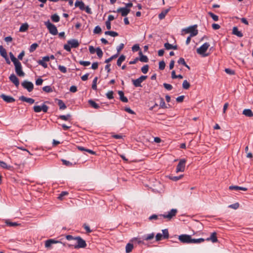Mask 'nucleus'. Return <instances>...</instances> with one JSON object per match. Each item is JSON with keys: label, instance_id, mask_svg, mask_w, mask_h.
<instances>
[{"label": "nucleus", "instance_id": "09e8293b", "mask_svg": "<svg viewBox=\"0 0 253 253\" xmlns=\"http://www.w3.org/2000/svg\"><path fill=\"white\" fill-rule=\"evenodd\" d=\"M148 70H149V66H148V65H145L143 66L141 68V72L143 74H146L148 72Z\"/></svg>", "mask_w": 253, "mask_h": 253}, {"label": "nucleus", "instance_id": "5701e85b", "mask_svg": "<svg viewBox=\"0 0 253 253\" xmlns=\"http://www.w3.org/2000/svg\"><path fill=\"white\" fill-rule=\"evenodd\" d=\"M139 58H138V60H139L140 61L143 62H148L149 60L148 57L146 55H144L142 54V51L140 50L139 52Z\"/></svg>", "mask_w": 253, "mask_h": 253}, {"label": "nucleus", "instance_id": "4c0bfd02", "mask_svg": "<svg viewBox=\"0 0 253 253\" xmlns=\"http://www.w3.org/2000/svg\"><path fill=\"white\" fill-rule=\"evenodd\" d=\"M0 167L3 169H9L11 168V166H8L7 165V164H6V163H5L3 161H0Z\"/></svg>", "mask_w": 253, "mask_h": 253}, {"label": "nucleus", "instance_id": "79ce46f5", "mask_svg": "<svg viewBox=\"0 0 253 253\" xmlns=\"http://www.w3.org/2000/svg\"><path fill=\"white\" fill-rule=\"evenodd\" d=\"M98 78L97 77H95L92 82V88L93 90L97 89V82Z\"/></svg>", "mask_w": 253, "mask_h": 253}, {"label": "nucleus", "instance_id": "72a5a7b5", "mask_svg": "<svg viewBox=\"0 0 253 253\" xmlns=\"http://www.w3.org/2000/svg\"><path fill=\"white\" fill-rule=\"evenodd\" d=\"M105 34L106 35H109L110 36L115 37L118 36V33L116 32L108 31L105 32Z\"/></svg>", "mask_w": 253, "mask_h": 253}, {"label": "nucleus", "instance_id": "7c9ffc66", "mask_svg": "<svg viewBox=\"0 0 253 253\" xmlns=\"http://www.w3.org/2000/svg\"><path fill=\"white\" fill-rule=\"evenodd\" d=\"M0 54L3 58H5L7 56L6 51L2 45H0Z\"/></svg>", "mask_w": 253, "mask_h": 253}, {"label": "nucleus", "instance_id": "4be33fe9", "mask_svg": "<svg viewBox=\"0 0 253 253\" xmlns=\"http://www.w3.org/2000/svg\"><path fill=\"white\" fill-rule=\"evenodd\" d=\"M118 94L120 96V99L123 102L126 103L128 102L127 98L124 96V93L123 91L120 90L118 91Z\"/></svg>", "mask_w": 253, "mask_h": 253}, {"label": "nucleus", "instance_id": "864d4df0", "mask_svg": "<svg viewBox=\"0 0 253 253\" xmlns=\"http://www.w3.org/2000/svg\"><path fill=\"white\" fill-rule=\"evenodd\" d=\"M114 92L113 91H109L106 93V96L109 99H112L114 98L113 96Z\"/></svg>", "mask_w": 253, "mask_h": 253}, {"label": "nucleus", "instance_id": "c03bdc74", "mask_svg": "<svg viewBox=\"0 0 253 253\" xmlns=\"http://www.w3.org/2000/svg\"><path fill=\"white\" fill-rule=\"evenodd\" d=\"M208 14L212 18L214 21H217L218 20V16L215 15L211 12H209Z\"/></svg>", "mask_w": 253, "mask_h": 253}, {"label": "nucleus", "instance_id": "412c9836", "mask_svg": "<svg viewBox=\"0 0 253 253\" xmlns=\"http://www.w3.org/2000/svg\"><path fill=\"white\" fill-rule=\"evenodd\" d=\"M230 190H243L244 191H247L248 189L246 187H241L238 186H230L229 187Z\"/></svg>", "mask_w": 253, "mask_h": 253}, {"label": "nucleus", "instance_id": "9d476101", "mask_svg": "<svg viewBox=\"0 0 253 253\" xmlns=\"http://www.w3.org/2000/svg\"><path fill=\"white\" fill-rule=\"evenodd\" d=\"M186 160L184 159L180 160L176 169V172H183L185 167Z\"/></svg>", "mask_w": 253, "mask_h": 253}, {"label": "nucleus", "instance_id": "cd10ccee", "mask_svg": "<svg viewBox=\"0 0 253 253\" xmlns=\"http://www.w3.org/2000/svg\"><path fill=\"white\" fill-rule=\"evenodd\" d=\"M133 248V244L131 243H128L126 246V253H130Z\"/></svg>", "mask_w": 253, "mask_h": 253}, {"label": "nucleus", "instance_id": "a19ab883", "mask_svg": "<svg viewBox=\"0 0 253 253\" xmlns=\"http://www.w3.org/2000/svg\"><path fill=\"white\" fill-rule=\"evenodd\" d=\"M42 90L45 92L49 93L53 91L52 88L50 86L47 85L42 87Z\"/></svg>", "mask_w": 253, "mask_h": 253}, {"label": "nucleus", "instance_id": "f03ea898", "mask_svg": "<svg viewBox=\"0 0 253 253\" xmlns=\"http://www.w3.org/2000/svg\"><path fill=\"white\" fill-rule=\"evenodd\" d=\"M210 46V44L208 42H205L199 48L197 49V52L201 55L203 57H206L209 55V54H206V52Z\"/></svg>", "mask_w": 253, "mask_h": 253}, {"label": "nucleus", "instance_id": "8fccbe9b", "mask_svg": "<svg viewBox=\"0 0 253 253\" xmlns=\"http://www.w3.org/2000/svg\"><path fill=\"white\" fill-rule=\"evenodd\" d=\"M160 106L162 108H166L167 106H166V104L164 99L162 97H160Z\"/></svg>", "mask_w": 253, "mask_h": 253}, {"label": "nucleus", "instance_id": "c756f323", "mask_svg": "<svg viewBox=\"0 0 253 253\" xmlns=\"http://www.w3.org/2000/svg\"><path fill=\"white\" fill-rule=\"evenodd\" d=\"M154 233H152L148 235H144L143 237V239L146 241H149L153 239L154 237Z\"/></svg>", "mask_w": 253, "mask_h": 253}, {"label": "nucleus", "instance_id": "aec40b11", "mask_svg": "<svg viewBox=\"0 0 253 253\" xmlns=\"http://www.w3.org/2000/svg\"><path fill=\"white\" fill-rule=\"evenodd\" d=\"M75 6L78 7L81 10H84L85 7L84 2L82 1H76L75 3Z\"/></svg>", "mask_w": 253, "mask_h": 253}, {"label": "nucleus", "instance_id": "b1692460", "mask_svg": "<svg viewBox=\"0 0 253 253\" xmlns=\"http://www.w3.org/2000/svg\"><path fill=\"white\" fill-rule=\"evenodd\" d=\"M170 8L166 9L163 10L159 14V18L161 20H162L165 18L167 14L169 11Z\"/></svg>", "mask_w": 253, "mask_h": 253}, {"label": "nucleus", "instance_id": "603ef678", "mask_svg": "<svg viewBox=\"0 0 253 253\" xmlns=\"http://www.w3.org/2000/svg\"><path fill=\"white\" fill-rule=\"evenodd\" d=\"M58 69L61 72L63 73H66L67 72V68L64 66L59 65Z\"/></svg>", "mask_w": 253, "mask_h": 253}, {"label": "nucleus", "instance_id": "774afa93", "mask_svg": "<svg viewBox=\"0 0 253 253\" xmlns=\"http://www.w3.org/2000/svg\"><path fill=\"white\" fill-rule=\"evenodd\" d=\"M239 204L238 203H235L234 204H232V205H230L229 206V208H232V209H237L239 208Z\"/></svg>", "mask_w": 253, "mask_h": 253}, {"label": "nucleus", "instance_id": "3c124183", "mask_svg": "<svg viewBox=\"0 0 253 253\" xmlns=\"http://www.w3.org/2000/svg\"><path fill=\"white\" fill-rule=\"evenodd\" d=\"M166 66L165 62L163 60L159 62V68L161 70H163Z\"/></svg>", "mask_w": 253, "mask_h": 253}, {"label": "nucleus", "instance_id": "a211bd4d", "mask_svg": "<svg viewBox=\"0 0 253 253\" xmlns=\"http://www.w3.org/2000/svg\"><path fill=\"white\" fill-rule=\"evenodd\" d=\"M232 34L239 38L243 37V33L238 30V29L237 27H234L233 28Z\"/></svg>", "mask_w": 253, "mask_h": 253}, {"label": "nucleus", "instance_id": "052dcab7", "mask_svg": "<svg viewBox=\"0 0 253 253\" xmlns=\"http://www.w3.org/2000/svg\"><path fill=\"white\" fill-rule=\"evenodd\" d=\"M140 50V47H139V46L138 44H134L132 47V50L133 51V52H136V51H138Z\"/></svg>", "mask_w": 253, "mask_h": 253}, {"label": "nucleus", "instance_id": "680f3d73", "mask_svg": "<svg viewBox=\"0 0 253 253\" xmlns=\"http://www.w3.org/2000/svg\"><path fill=\"white\" fill-rule=\"evenodd\" d=\"M177 63L179 64H182L183 66H186V63L185 62L184 59L182 57H181L178 59Z\"/></svg>", "mask_w": 253, "mask_h": 253}, {"label": "nucleus", "instance_id": "423d86ee", "mask_svg": "<svg viewBox=\"0 0 253 253\" xmlns=\"http://www.w3.org/2000/svg\"><path fill=\"white\" fill-rule=\"evenodd\" d=\"M147 78V76H141L139 78L132 80V82L133 85L136 87H142L141 83L145 80Z\"/></svg>", "mask_w": 253, "mask_h": 253}, {"label": "nucleus", "instance_id": "0e129e2a", "mask_svg": "<svg viewBox=\"0 0 253 253\" xmlns=\"http://www.w3.org/2000/svg\"><path fill=\"white\" fill-rule=\"evenodd\" d=\"M163 238V236L161 233H158L156 236V240L157 241H161Z\"/></svg>", "mask_w": 253, "mask_h": 253}, {"label": "nucleus", "instance_id": "a18cd8bd", "mask_svg": "<svg viewBox=\"0 0 253 253\" xmlns=\"http://www.w3.org/2000/svg\"><path fill=\"white\" fill-rule=\"evenodd\" d=\"M96 52L99 58H101L102 57L103 53L100 47H97L96 48Z\"/></svg>", "mask_w": 253, "mask_h": 253}, {"label": "nucleus", "instance_id": "393cba45", "mask_svg": "<svg viewBox=\"0 0 253 253\" xmlns=\"http://www.w3.org/2000/svg\"><path fill=\"white\" fill-rule=\"evenodd\" d=\"M243 114H244L245 116L249 117H253V113L251 109H246L244 110L243 112Z\"/></svg>", "mask_w": 253, "mask_h": 253}, {"label": "nucleus", "instance_id": "6e6d98bb", "mask_svg": "<svg viewBox=\"0 0 253 253\" xmlns=\"http://www.w3.org/2000/svg\"><path fill=\"white\" fill-rule=\"evenodd\" d=\"M79 63L80 65L84 66H87L90 64V62L89 61H84L81 60L79 62Z\"/></svg>", "mask_w": 253, "mask_h": 253}, {"label": "nucleus", "instance_id": "f8f14e48", "mask_svg": "<svg viewBox=\"0 0 253 253\" xmlns=\"http://www.w3.org/2000/svg\"><path fill=\"white\" fill-rule=\"evenodd\" d=\"M48 107L45 104L42 106H34L33 107L34 111L36 113H39L42 111L44 113H46L48 111Z\"/></svg>", "mask_w": 253, "mask_h": 253}, {"label": "nucleus", "instance_id": "69168bd1", "mask_svg": "<svg viewBox=\"0 0 253 253\" xmlns=\"http://www.w3.org/2000/svg\"><path fill=\"white\" fill-rule=\"evenodd\" d=\"M83 227L84 229L86 230L87 233H89L92 232V230H90L89 226L86 225V224H84Z\"/></svg>", "mask_w": 253, "mask_h": 253}, {"label": "nucleus", "instance_id": "20e7f679", "mask_svg": "<svg viewBox=\"0 0 253 253\" xmlns=\"http://www.w3.org/2000/svg\"><path fill=\"white\" fill-rule=\"evenodd\" d=\"M75 240H76L77 243V244L74 245L75 249L84 248L86 247L85 241L81 237H75Z\"/></svg>", "mask_w": 253, "mask_h": 253}, {"label": "nucleus", "instance_id": "2eb2a0df", "mask_svg": "<svg viewBox=\"0 0 253 253\" xmlns=\"http://www.w3.org/2000/svg\"><path fill=\"white\" fill-rule=\"evenodd\" d=\"M9 79L10 81L12 83H13L16 87H18L19 86V79L14 74H11L9 76Z\"/></svg>", "mask_w": 253, "mask_h": 253}, {"label": "nucleus", "instance_id": "bf43d9fd", "mask_svg": "<svg viewBox=\"0 0 253 253\" xmlns=\"http://www.w3.org/2000/svg\"><path fill=\"white\" fill-rule=\"evenodd\" d=\"M68 194V193L66 191L62 192L59 195L58 198L60 200H62L63 197L65 196H66Z\"/></svg>", "mask_w": 253, "mask_h": 253}, {"label": "nucleus", "instance_id": "ddd939ff", "mask_svg": "<svg viewBox=\"0 0 253 253\" xmlns=\"http://www.w3.org/2000/svg\"><path fill=\"white\" fill-rule=\"evenodd\" d=\"M130 9L127 8L126 7H120L116 11H114V12L121 13L122 16H126L130 12Z\"/></svg>", "mask_w": 253, "mask_h": 253}, {"label": "nucleus", "instance_id": "9b49d317", "mask_svg": "<svg viewBox=\"0 0 253 253\" xmlns=\"http://www.w3.org/2000/svg\"><path fill=\"white\" fill-rule=\"evenodd\" d=\"M191 236L187 234H182L179 235L178 237V239L179 241L182 243L185 244H190Z\"/></svg>", "mask_w": 253, "mask_h": 253}, {"label": "nucleus", "instance_id": "f704fd0d", "mask_svg": "<svg viewBox=\"0 0 253 253\" xmlns=\"http://www.w3.org/2000/svg\"><path fill=\"white\" fill-rule=\"evenodd\" d=\"M51 19L53 22H58L60 20V17L57 14H54L51 15Z\"/></svg>", "mask_w": 253, "mask_h": 253}, {"label": "nucleus", "instance_id": "f257e3e1", "mask_svg": "<svg viewBox=\"0 0 253 253\" xmlns=\"http://www.w3.org/2000/svg\"><path fill=\"white\" fill-rule=\"evenodd\" d=\"M80 43L76 39H72L67 41V44L64 45V49L68 52L71 51V48H77Z\"/></svg>", "mask_w": 253, "mask_h": 253}, {"label": "nucleus", "instance_id": "e2e57ef3", "mask_svg": "<svg viewBox=\"0 0 253 253\" xmlns=\"http://www.w3.org/2000/svg\"><path fill=\"white\" fill-rule=\"evenodd\" d=\"M61 161L63 163V164L66 166H72V164L71 162H70L69 161H68L64 160V159H62Z\"/></svg>", "mask_w": 253, "mask_h": 253}, {"label": "nucleus", "instance_id": "e433bc0d", "mask_svg": "<svg viewBox=\"0 0 253 253\" xmlns=\"http://www.w3.org/2000/svg\"><path fill=\"white\" fill-rule=\"evenodd\" d=\"M39 45L37 43H33L29 48V51L30 52H34L37 48L38 47Z\"/></svg>", "mask_w": 253, "mask_h": 253}, {"label": "nucleus", "instance_id": "4468645a", "mask_svg": "<svg viewBox=\"0 0 253 253\" xmlns=\"http://www.w3.org/2000/svg\"><path fill=\"white\" fill-rule=\"evenodd\" d=\"M0 97L7 103H12L15 101V99L13 97L4 94H2Z\"/></svg>", "mask_w": 253, "mask_h": 253}, {"label": "nucleus", "instance_id": "6e6552de", "mask_svg": "<svg viewBox=\"0 0 253 253\" xmlns=\"http://www.w3.org/2000/svg\"><path fill=\"white\" fill-rule=\"evenodd\" d=\"M22 86L24 88L26 89L28 92H31L34 89V84H33L28 81H24L21 83Z\"/></svg>", "mask_w": 253, "mask_h": 253}, {"label": "nucleus", "instance_id": "37998d69", "mask_svg": "<svg viewBox=\"0 0 253 253\" xmlns=\"http://www.w3.org/2000/svg\"><path fill=\"white\" fill-rule=\"evenodd\" d=\"M163 236L164 239H168L169 237V233L167 229L162 230Z\"/></svg>", "mask_w": 253, "mask_h": 253}, {"label": "nucleus", "instance_id": "49530a36", "mask_svg": "<svg viewBox=\"0 0 253 253\" xmlns=\"http://www.w3.org/2000/svg\"><path fill=\"white\" fill-rule=\"evenodd\" d=\"M118 53L112 55L110 58L106 59L105 62L106 63H108L109 62H111L113 59L116 58L118 56Z\"/></svg>", "mask_w": 253, "mask_h": 253}, {"label": "nucleus", "instance_id": "4d7b16f0", "mask_svg": "<svg viewBox=\"0 0 253 253\" xmlns=\"http://www.w3.org/2000/svg\"><path fill=\"white\" fill-rule=\"evenodd\" d=\"M101 32V29L99 26H97L95 27L93 33L94 34H99Z\"/></svg>", "mask_w": 253, "mask_h": 253}, {"label": "nucleus", "instance_id": "ea45409f", "mask_svg": "<svg viewBox=\"0 0 253 253\" xmlns=\"http://www.w3.org/2000/svg\"><path fill=\"white\" fill-rule=\"evenodd\" d=\"M190 86L189 83L187 80H184L182 84V87L185 89H188Z\"/></svg>", "mask_w": 253, "mask_h": 253}, {"label": "nucleus", "instance_id": "338daca9", "mask_svg": "<svg viewBox=\"0 0 253 253\" xmlns=\"http://www.w3.org/2000/svg\"><path fill=\"white\" fill-rule=\"evenodd\" d=\"M172 44H170L169 42H167L164 44V46L167 50H169L172 49Z\"/></svg>", "mask_w": 253, "mask_h": 253}, {"label": "nucleus", "instance_id": "f3484780", "mask_svg": "<svg viewBox=\"0 0 253 253\" xmlns=\"http://www.w3.org/2000/svg\"><path fill=\"white\" fill-rule=\"evenodd\" d=\"M60 243L59 241L55 240L54 239H49L45 241V247L46 248H49L50 247L52 244H56Z\"/></svg>", "mask_w": 253, "mask_h": 253}, {"label": "nucleus", "instance_id": "bb28decb", "mask_svg": "<svg viewBox=\"0 0 253 253\" xmlns=\"http://www.w3.org/2000/svg\"><path fill=\"white\" fill-rule=\"evenodd\" d=\"M88 104L94 109H99L100 108L99 105L97 104L94 101L90 99L88 101Z\"/></svg>", "mask_w": 253, "mask_h": 253}, {"label": "nucleus", "instance_id": "0eeeda50", "mask_svg": "<svg viewBox=\"0 0 253 253\" xmlns=\"http://www.w3.org/2000/svg\"><path fill=\"white\" fill-rule=\"evenodd\" d=\"M177 212V210L175 209H171L168 214H160V217H163L164 218H167L169 220H170L173 217L175 216Z\"/></svg>", "mask_w": 253, "mask_h": 253}, {"label": "nucleus", "instance_id": "c85d7f7f", "mask_svg": "<svg viewBox=\"0 0 253 253\" xmlns=\"http://www.w3.org/2000/svg\"><path fill=\"white\" fill-rule=\"evenodd\" d=\"M126 59V56L124 55H121L119 58H118L117 64L118 66H120L123 62H124Z\"/></svg>", "mask_w": 253, "mask_h": 253}, {"label": "nucleus", "instance_id": "dca6fc26", "mask_svg": "<svg viewBox=\"0 0 253 253\" xmlns=\"http://www.w3.org/2000/svg\"><path fill=\"white\" fill-rule=\"evenodd\" d=\"M205 240L207 241H211L212 243H216L218 241L217 237H216V233L213 232L211 234L210 237L207 238Z\"/></svg>", "mask_w": 253, "mask_h": 253}, {"label": "nucleus", "instance_id": "39448f33", "mask_svg": "<svg viewBox=\"0 0 253 253\" xmlns=\"http://www.w3.org/2000/svg\"><path fill=\"white\" fill-rule=\"evenodd\" d=\"M197 25H194L193 26H190L186 29H183V31H184L186 33H190V37H194L196 36L198 31V30L196 29Z\"/></svg>", "mask_w": 253, "mask_h": 253}, {"label": "nucleus", "instance_id": "1a4fd4ad", "mask_svg": "<svg viewBox=\"0 0 253 253\" xmlns=\"http://www.w3.org/2000/svg\"><path fill=\"white\" fill-rule=\"evenodd\" d=\"M15 68V72L17 75L19 77H23L25 75V73L22 71V65L21 63L19 61L14 64Z\"/></svg>", "mask_w": 253, "mask_h": 253}, {"label": "nucleus", "instance_id": "6ab92c4d", "mask_svg": "<svg viewBox=\"0 0 253 253\" xmlns=\"http://www.w3.org/2000/svg\"><path fill=\"white\" fill-rule=\"evenodd\" d=\"M19 99L22 101L26 102L32 104L35 102V100L31 98H27L24 96H21L19 97Z\"/></svg>", "mask_w": 253, "mask_h": 253}, {"label": "nucleus", "instance_id": "a878e982", "mask_svg": "<svg viewBox=\"0 0 253 253\" xmlns=\"http://www.w3.org/2000/svg\"><path fill=\"white\" fill-rule=\"evenodd\" d=\"M205 241V239L204 238H199L197 239H192L191 237L190 244H199L202 242H204Z\"/></svg>", "mask_w": 253, "mask_h": 253}, {"label": "nucleus", "instance_id": "58836bf2", "mask_svg": "<svg viewBox=\"0 0 253 253\" xmlns=\"http://www.w3.org/2000/svg\"><path fill=\"white\" fill-rule=\"evenodd\" d=\"M183 175H180L178 176H175L173 175H170L169 176V178L173 181H176L180 179H181L183 177Z\"/></svg>", "mask_w": 253, "mask_h": 253}, {"label": "nucleus", "instance_id": "5fc2aeb1", "mask_svg": "<svg viewBox=\"0 0 253 253\" xmlns=\"http://www.w3.org/2000/svg\"><path fill=\"white\" fill-rule=\"evenodd\" d=\"M38 63H39V65H42L44 68H46L47 67V64L46 63V62L45 61H43V60L42 59L39 60L38 61Z\"/></svg>", "mask_w": 253, "mask_h": 253}, {"label": "nucleus", "instance_id": "473e14b6", "mask_svg": "<svg viewBox=\"0 0 253 253\" xmlns=\"http://www.w3.org/2000/svg\"><path fill=\"white\" fill-rule=\"evenodd\" d=\"M58 105L60 110H64L66 108V106L61 100H58Z\"/></svg>", "mask_w": 253, "mask_h": 253}, {"label": "nucleus", "instance_id": "2f4dec72", "mask_svg": "<svg viewBox=\"0 0 253 253\" xmlns=\"http://www.w3.org/2000/svg\"><path fill=\"white\" fill-rule=\"evenodd\" d=\"M29 27V25L27 23L23 24L20 27L19 31L21 32H24L26 31Z\"/></svg>", "mask_w": 253, "mask_h": 253}, {"label": "nucleus", "instance_id": "de8ad7c7", "mask_svg": "<svg viewBox=\"0 0 253 253\" xmlns=\"http://www.w3.org/2000/svg\"><path fill=\"white\" fill-rule=\"evenodd\" d=\"M9 56H10V58L11 61L13 62V64H15V63L19 62V61L14 56V55L13 54V53L12 52L9 53Z\"/></svg>", "mask_w": 253, "mask_h": 253}, {"label": "nucleus", "instance_id": "c9c22d12", "mask_svg": "<svg viewBox=\"0 0 253 253\" xmlns=\"http://www.w3.org/2000/svg\"><path fill=\"white\" fill-rule=\"evenodd\" d=\"M71 117V116L70 114H67L66 115H60L58 117V118L64 121H68Z\"/></svg>", "mask_w": 253, "mask_h": 253}, {"label": "nucleus", "instance_id": "7ed1b4c3", "mask_svg": "<svg viewBox=\"0 0 253 253\" xmlns=\"http://www.w3.org/2000/svg\"><path fill=\"white\" fill-rule=\"evenodd\" d=\"M44 25L47 27L49 33L52 35H56L58 34V31L56 27L52 24L49 20L44 22Z\"/></svg>", "mask_w": 253, "mask_h": 253}, {"label": "nucleus", "instance_id": "13d9d810", "mask_svg": "<svg viewBox=\"0 0 253 253\" xmlns=\"http://www.w3.org/2000/svg\"><path fill=\"white\" fill-rule=\"evenodd\" d=\"M163 85H164V87H165L166 89H167V90H171V89H172V86L171 84H169L164 83V84H163Z\"/></svg>", "mask_w": 253, "mask_h": 253}]
</instances>
